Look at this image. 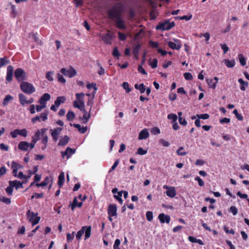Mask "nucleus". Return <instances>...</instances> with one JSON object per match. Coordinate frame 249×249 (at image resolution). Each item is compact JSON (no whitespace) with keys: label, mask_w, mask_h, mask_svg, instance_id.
I'll return each instance as SVG.
<instances>
[{"label":"nucleus","mask_w":249,"mask_h":249,"mask_svg":"<svg viewBox=\"0 0 249 249\" xmlns=\"http://www.w3.org/2000/svg\"><path fill=\"white\" fill-rule=\"evenodd\" d=\"M224 62L228 68H232L234 66L235 64V62L234 60H229L227 59H225Z\"/></svg>","instance_id":"obj_30"},{"label":"nucleus","mask_w":249,"mask_h":249,"mask_svg":"<svg viewBox=\"0 0 249 249\" xmlns=\"http://www.w3.org/2000/svg\"><path fill=\"white\" fill-rule=\"evenodd\" d=\"M48 137L47 135H44L41 139V142L43 145H47Z\"/></svg>","instance_id":"obj_58"},{"label":"nucleus","mask_w":249,"mask_h":249,"mask_svg":"<svg viewBox=\"0 0 249 249\" xmlns=\"http://www.w3.org/2000/svg\"><path fill=\"white\" fill-rule=\"evenodd\" d=\"M51 96L48 93H44L40 98L39 100V103L41 105H46V103L47 101H49L50 99Z\"/></svg>","instance_id":"obj_18"},{"label":"nucleus","mask_w":249,"mask_h":249,"mask_svg":"<svg viewBox=\"0 0 249 249\" xmlns=\"http://www.w3.org/2000/svg\"><path fill=\"white\" fill-rule=\"evenodd\" d=\"M233 113L236 116V118L240 121H242L243 120V117L241 114H239L238 112V110L235 109L233 110Z\"/></svg>","instance_id":"obj_41"},{"label":"nucleus","mask_w":249,"mask_h":249,"mask_svg":"<svg viewBox=\"0 0 249 249\" xmlns=\"http://www.w3.org/2000/svg\"><path fill=\"white\" fill-rule=\"evenodd\" d=\"M112 36L110 33V31H108L107 33L102 36V39L105 43L108 44L112 43Z\"/></svg>","instance_id":"obj_14"},{"label":"nucleus","mask_w":249,"mask_h":249,"mask_svg":"<svg viewBox=\"0 0 249 249\" xmlns=\"http://www.w3.org/2000/svg\"><path fill=\"white\" fill-rule=\"evenodd\" d=\"M69 151H71V154H74L75 152V149L68 147L65 151H61V153L62 157L64 158L65 156H67V158H69L70 155H68Z\"/></svg>","instance_id":"obj_23"},{"label":"nucleus","mask_w":249,"mask_h":249,"mask_svg":"<svg viewBox=\"0 0 249 249\" xmlns=\"http://www.w3.org/2000/svg\"><path fill=\"white\" fill-rule=\"evenodd\" d=\"M173 40L174 42L168 41L167 42L168 46L172 49L179 50L182 46L180 40L176 38H174Z\"/></svg>","instance_id":"obj_9"},{"label":"nucleus","mask_w":249,"mask_h":249,"mask_svg":"<svg viewBox=\"0 0 249 249\" xmlns=\"http://www.w3.org/2000/svg\"><path fill=\"white\" fill-rule=\"evenodd\" d=\"M60 71L65 76L70 78L74 77L76 74V70L72 67H70L68 70L66 68H62Z\"/></svg>","instance_id":"obj_8"},{"label":"nucleus","mask_w":249,"mask_h":249,"mask_svg":"<svg viewBox=\"0 0 249 249\" xmlns=\"http://www.w3.org/2000/svg\"><path fill=\"white\" fill-rule=\"evenodd\" d=\"M65 181V175L64 172H61L58 176V185L61 188Z\"/></svg>","instance_id":"obj_24"},{"label":"nucleus","mask_w":249,"mask_h":249,"mask_svg":"<svg viewBox=\"0 0 249 249\" xmlns=\"http://www.w3.org/2000/svg\"><path fill=\"white\" fill-rule=\"evenodd\" d=\"M91 107H90V110H91ZM82 111L84 113L83 119L85 120V121H84V123H87L90 117V110H89V113H88L87 111L85 109H84V110H82Z\"/></svg>","instance_id":"obj_34"},{"label":"nucleus","mask_w":249,"mask_h":249,"mask_svg":"<svg viewBox=\"0 0 249 249\" xmlns=\"http://www.w3.org/2000/svg\"><path fill=\"white\" fill-rule=\"evenodd\" d=\"M207 83L210 88L214 89L216 87V82H214L213 79H207Z\"/></svg>","instance_id":"obj_36"},{"label":"nucleus","mask_w":249,"mask_h":249,"mask_svg":"<svg viewBox=\"0 0 249 249\" xmlns=\"http://www.w3.org/2000/svg\"><path fill=\"white\" fill-rule=\"evenodd\" d=\"M166 195L170 197H174L176 195V192L174 187H170L169 190L165 192Z\"/></svg>","instance_id":"obj_20"},{"label":"nucleus","mask_w":249,"mask_h":249,"mask_svg":"<svg viewBox=\"0 0 249 249\" xmlns=\"http://www.w3.org/2000/svg\"><path fill=\"white\" fill-rule=\"evenodd\" d=\"M54 72L53 71H50L46 73V78L50 81H53V75Z\"/></svg>","instance_id":"obj_35"},{"label":"nucleus","mask_w":249,"mask_h":249,"mask_svg":"<svg viewBox=\"0 0 249 249\" xmlns=\"http://www.w3.org/2000/svg\"><path fill=\"white\" fill-rule=\"evenodd\" d=\"M179 123L183 126H186L187 124V122L185 119H183L182 117H179Z\"/></svg>","instance_id":"obj_59"},{"label":"nucleus","mask_w":249,"mask_h":249,"mask_svg":"<svg viewBox=\"0 0 249 249\" xmlns=\"http://www.w3.org/2000/svg\"><path fill=\"white\" fill-rule=\"evenodd\" d=\"M48 179H49V178L47 177H46V178H45L44 181L41 182L40 183H37L36 184V185L38 187L45 186L48 184Z\"/></svg>","instance_id":"obj_38"},{"label":"nucleus","mask_w":249,"mask_h":249,"mask_svg":"<svg viewBox=\"0 0 249 249\" xmlns=\"http://www.w3.org/2000/svg\"><path fill=\"white\" fill-rule=\"evenodd\" d=\"M19 129H15L10 132V135L13 138H16L19 135Z\"/></svg>","instance_id":"obj_51"},{"label":"nucleus","mask_w":249,"mask_h":249,"mask_svg":"<svg viewBox=\"0 0 249 249\" xmlns=\"http://www.w3.org/2000/svg\"><path fill=\"white\" fill-rule=\"evenodd\" d=\"M146 219L148 221H151L153 219V213L151 211H147L146 213Z\"/></svg>","instance_id":"obj_48"},{"label":"nucleus","mask_w":249,"mask_h":249,"mask_svg":"<svg viewBox=\"0 0 249 249\" xmlns=\"http://www.w3.org/2000/svg\"><path fill=\"white\" fill-rule=\"evenodd\" d=\"M78 204L77 199L76 197H74L72 204H70L69 205V207H71V210L73 211L74 208L77 206Z\"/></svg>","instance_id":"obj_42"},{"label":"nucleus","mask_w":249,"mask_h":249,"mask_svg":"<svg viewBox=\"0 0 249 249\" xmlns=\"http://www.w3.org/2000/svg\"><path fill=\"white\" fill-rule=\"evenodd\" d=\"M73 126L77 128L78 129V131L82 134L85 133L86 131L87 130V127H82L81 125L79 124H73Z\"/></svg>","instance_id":"obj_27"},{"label":"nucleus","mask_w":249,"mask_h":249,"mask_svg":"<svg viewBox=\"0 0 249 249\" xmlns=\"http://www.w3.org/2000/svg\"><path fill=\"white\" fill-rule=\"evenodd\" d=\"M19 135L23 137H26L27 135V131L26 129H23L21 130L19 129Z\"/></svg>","instance_id":"obj_60"},{"label":"nucleus","mask_w":249,"mask_h":249,"mask_svg":"<svg viewBox=\"0 0 249 249\" xmlns=\"http://www.w3.org/2000/svg\"><path fill=\"white\" fill-rule=\"evenodd\" d=\"M70 138L69 136L65 135L63 138H61L58 143V145L59 146H64L66 145L68 142H69Z\"/></svg>","instance_id":"obj_21"},{"label":"nucleus","mask_w":249,"mask_h":249,"mask_svg":"<svg viewBox=\"0 0 249 249\" xmlns=\"http://www.w3.org/2000/svg\"><path fill=\"white\" fill-rule=\"evenodd\" d=\"M48 119V113L43 112L41 113L40 116H36L32 119L31 121L33 124H35L36 121H45Z\"/></svg>","instance_id":"obj_11"},{"label":"nucleus","mask_w":249,"mask_h":249,"mask_svg":"<svg viewBox=\"0 0 249 249\" xmlns=\"http://www.w3.org/2000/svg\"><path fill=\"white\" fill-rule=\"evenodd\" d=\"M230 212L232 213L233 215H236L238 213L237 208L234 206H232L230 207Z\"/></svg>","instance_id":"obj_50"},{"label":"nucleus","mask_w":249,"mask_h":249,"mask_svg":"<svg viewBox=\"0 0 249 249\" xmlns=\"http://www.w3.org/2000/svg\"><path fill=\"white\" fill-rule=\"evenodd\" d=\"M112 54L114 57H117L118 58L120 56V53L118 50L117 47H115L114 49Z\"/></svg>","instance_id":"obj_57"},{"label":"nucleus","mask_w":249,"mask_h":249,"mask_svg":"<svg viewBox=\"0 0 249 249\" xmlns=\"http://www.w3.org/2000/svg\"><path fill=\"white\" fill-rule=\"evenodd\" d=\"M21 90L26 94H31L34 93L36 89L34 86L27 82H22L20 85Z\"/></svg>","instance_id":"obj_3"},{"label":"nucleus","mask_w":249,"mask_h":249,"mask_svg":"<svg viewBox=\"0 0 249 249\" xmlns=\"http://www.w3.org/2000/svg\"><path fill=\"white\" fill-rule=\"evenodd\" d=\"M66 99L64 96H58L54 101V105L51 107L50 109L53 111H56L61 104L64 103Z\"/></svg>","instance_id":"obj_7"},{"label":"nucleus","mask_w":249,"mask_h":249,"mask_svg":"<svg viewBox=\"0 0 249 249\" xmlns=\"http://www.w3.org/2000/svg\"><path fill=\"white\" fill-rule=\"evenodd\" d=\"M28 142L25 141L20 142L18 144V148L19 149L24 151H27L29 149Z\"/></svg>","instance_id":"obj_16"},{"label":"nucleus","mask_w":249,"mask_h":249,"mask_svg":"<svg viewBox=\"0 0 249 249\" xmlns=\"http://www.w3.org/2000/svg\"><path fill=\"white\" fill-rule=\"evenodd\" d=\"M238 82L240 84V89L242 91H244L246 89V86H248V83L246 81H244L242 79L240 78L238 79Z\"/></svg>","instance_id":"obj_29"},{"label":"nucleus","mask_w":249,"mask_h":249,"mask_svg":"<svg viewBox=\"0 0 249 249\" xmlns=\"http://www.w3.org/2000/svg\"><path fill=\"white\" fill-rule=\"evenodd\" d=\"M147 153V150H144L142 148L140 147L137 151V154L140 155H143Z\"/></svg>","instance_id":"obj_52"},{"label":"nucleus","mask_w":249,"mask_h":249,"mask_svg":"<svg viewBox=\"0 0 249 249\" xmlns=\"http://www.w3.org/2000/svg\"><path fill=\"white\" fill-rule=\"evenodd\" d=\"M18 98L20 103L22 106H24L25 104H27V100L26 97L22 93L18 94Z\"/></svg>","instance_id":"obj_22"},{"label":"nucleus","mask_w":249,"mask_h":249,"mask_svg":"<svg viewBox=\"0 0 249 249\" xmlns=\"http://www.w3.org/2000/svg\"><path fill=\"white\" fill-rule=\"evenodd\" d=\"M73 106L75 107L78 108L80 110H84L85 104L84 102H79V101H75L73 102Z\"/></svg>","instance_id":"obj_25"},{"label":"nucleus","mask_w":249,"mask_h":249,"mask_svg":"<svg viewBox=\"0 0 249 249\" xmlns=\"http://www.w3.org/2000/svg\"><path fill=\"white\" fill-rule=\"evenodd\" d=\"M15 76L18 82H24L26 80L27 76L25 71L21 68L17 69L14 72Z\"/></svg>","instance_id":"obj_4"},{"label":"nucleus","mask_w":249,"mask_h":249,"mask_svg":"<svg viewBox=\"0 0 249 249\" xmlns=\"http://www.w3.org/2000/svg\"><path fill=\"white\" fill-rule=\"evenodd\" d=\"M119 38L120 40L124 41L126 39V36L124 34L121 32H118Z\"/></svg>","instance_id":"obj_55"},{"label":"nucleus","mask_w":249,"mask_h":249,"mask_svg":"<svg viewBox=\"0 0 249 249\" xmlns=\"http://www.w3.org/2000/svg\"><path fill=\"white\" fill-rule=\"evenodd\" d=\"M13 186H10L9 185V186H8L6 189V191L7 192V193L10 195V196H11L12 195V193H13Z\"/></svg>","instance_id":"obj_62"},{"label":"nucleus","mask_w":249,"mask_h":249,"mask_svg":"<svg viewBox=\"0 0 249 249\" xmlns=\"http://www.w3.org/2000/svg\"><path fill=\"white\" fill-rule=\"evenodd\" d=\"M159 219L160 220V222L162 223H169L170 221V217L169 215H165L163 213H160L159 215Z\"/></svg>","instance_id":"obj_15"},{"label":"nucleus","mask_w":249,"mask_h":249,"mask_svg":"<svg viewBox=\"0 0 249 249\" xmlns=\"http://www.w3.org/2000/svg\"><path fill=\"white\" fill-rule=\"evenodd\" d=\"M26 215L27 219L29 222L32 223L33 226L37 224L40 219V217L37 216V213H35L34 212H31L30 210H28L27 212Z\"/></svg>","instance_id":"obj_5"},{"label":"nucleus","mask_w":249,"mask_h":249,"mask_svg":"<svg viewBox=\"0 0 249 249\" xmlns=\"http://www.w3.org/2000/svg\"><path fill=\"white\" fill-rule=\"evenodd\" d=\"M195 180L198 181V183L200 186H204V183L199 177H196L195 178Z\"/></svg>","instance_id":"obj_63"},{"label":"nucleus","mask_w":249,"mask_h":249,"mask_svg":"<svg viewBox=\"0 0 249 249\" xmlns=\"http://www.w3.org/2000/svg\"><path fill=\"white\" fill-rule=\"evenodd\" d=\"M91 227V226H83L81 229L79 230L76 234V238L77 240L81 239L82 236L85 233V240L89 238L90 236Z\"/></svg>","instance_id":"obj_2"},{"label":"nucleus","mask_w":249,"mask_h":249,"mask_svg":"<svg viewBox=\"0 0 249 249\" xmlns=\"http://www.w3.org/2000/svg\"><path fill=\"white\" fill-rule=\"evenodd\" d=\"M13 99V97L11 95H6L5 96V97L4 98V99H3L2 105L4 106H6L8 104V103L10 101H12Z\"/></svg>","instance_id":"obj_33"},{"label":"nucleus","mask_w":249,"mask_h":249,"mask_svg":"<svg viewBox=\"0 0 249 249\" xmlns=\"http://www.w3.org/2000/svg\"><path fill=\"white\" fill-rule=\"evenodd\" d=\"M125 10V7L121 2H116L107 11L109 18L115 20V26L120 29L125 30L126 26L122 18V15Z\"/></svg>","instance_id":"obj_1"},{"label":"nucleus","mask_w":249,"mask_h":249,"mask_svg":"<svg viewBox=\"0 0 249 249\" xmlns=\"http://www.w3.org/2000/svg\"><path fill=\"white\" fill-rule=\"evenodd\" d=\"M167 118L172 120V122H175L178 119V116L176 114L173 113L169 114L167 116Z\"/></svg>","instance_id":"obj_39"},{"label":"nucleus","mask_w":249,"mask_h":249,"mask_svg":"<svg viewBox=\"0 0 249 249\" xmlns=\"http://www.w3.org/2000/svg\"><path fill=\"white\" fill-rule=\"evenodd\" d=\"M122 87L125 89L127 93H129L131 91V89L129 88V84L127 82H124L122 84Z\"/></svg>","instance_id":"obj_45"},{"label":"nucleus","mask_w":249,"mask_h":249,"mask_svg":"<svg viewBox=\"0 0 249 249\" xmlns=\"http://www.w3.org/2000/svg\"><path fill=\"white\" fill-rule=\"evenodd\" d=\"M134 87L136 89H139L141 93H143L145 92L146 89L143 83L139 85L138 84H135Z\"/></svg>","instance_id":"obj_28"},{"label":"nucleus","mask_w":249,"mask_h":249,"mask_svg":"<svg viewBox=\"0 0 249 249\" xmlns=\"http://www.w3.org/2000/svg\"><path fill=\"white\" fill-rule=\"evenodd\" d=\"M62 130V128L61 127H57L53 129H50V131L51 132V136L53 141L56 142L58 140V136L60 134Z\"/></svg>","instance_id":"obj_10"},{"label":"nucleus","mask_w":249,"mask_h":249,"mask_svg":"<svg viewBox=\"0 0 249 249\" xmlns=\"http://www.w3.org/2000/svg\"><path fill=\"white\" fill-rule=\"evenodd\" d=\"M84 96V94L83 93H76V97L77 100H78L79 102H84L83 98Z\"/></svg>","instance_id":"obj_46"},{"label":"nucleus","mask_w":249,"mask_h":249,"mask_svg":"<svg viewBox=\"0 0 249 249\" xmlns=\"http://www.w3.org/2000/svg\"><path fill=\"white\" fill-rule=\"evenodd\" d=\"M149 136V133L146 129H142L139 133V139L143 140L146 139Z\"/></svg>","instance_id":"obj_19"},{"label":"nucleus","mask_w":249,"mask_h":249,"mask_svg":"<svg viewBox=\"0 0 249 249\" xmlns=\"http://www.w3.org/2000/svg\"><path fill=\"white\" fill-rule=\"evenodd\" d=\"M66 117L68 121H72L75 118V114L73 111L70 110L67 113Z\"/></svg>","instance_id":"obj_32"},{"label":"nucleus","mask_w":249,"mask_h":249,"mask_svg":"<svg viewBox=\"0 0 249 249\" xmlns=\"http://www.w3.org/2000/svg\"><path fill=\"white\" fill-rule=\"evenodd\" d=\"M14 68L12 66L9 65L7 67L6 80L8 82H11L12 80L13 76Z\"/></svg>","instance_id":"obj_12"},{"label":"nucleus","mask_w":249,"mask_h":249,"mask_svg":"<svg viewBox=\"0 0 249 249\" xmlns=\"http://www.w3.org/2000/svg\"><path fill=\"white\" fill-rule=\"evenodd\" d=\"M10 63L9 59L6 57L3 58H0V69Z\"/></svg>","instance_id":"obj_26"},{"label":"nucleus","mask_w":249,"mask_h":249,"mask_svg":"<svg viewBox=\"0 0 249 249\" xmlns=\"http://www.w3.org/2000/svg\"><path fill=\"white\" fill-rule=\"evenodd\" d=\"M75 236V232L73 231L72 233H68L67 234V240L68 242L71 241Z\"/></svg>","instance_id":"obj_43"},{"label":"nucleus","mask_w":249,"mask_h":249,"mask_svg":"<svg viewBox=\"0 0 249 249\" xmlns=\"http://www.w3.org/2000/svg\"><path fill=\"white\" fill-rule=\"evenodd\" d=\"M223 229L224 231L226 233H231L233 235L235 233L233 229H231L230 230H229L226 226H224Z\"/></svg>","instance_id":"obj_61"},{"label":"nucleus","mask_w":249,"mask_h":249,"mask_svg":"<svg viewBox=\"0 0 249 249\" xmlns=\"http://www.w3.org/2000/svg\"><path fill=\"white\" fill-rule=\"evenodd\" d=\"M141 47V45L140 44H138L135 46L133 51V53L134 55H138Z\"/></svg>","instance_id":"obj_44"},{"label":"nucleus","mask_w":249,"mask_h":249,"mask_svg":"<svg viewBox=\"0 0 249 249\" xmlns=\"http://www.w3.org/2000/svg\"><path fill=\"white\" fill-rule=\"evenodd\" d=\"M9 184L10 186H12L13 187H15L16 190H18L20 188H23L22 183L17 180L9 181Z\"/></svg>","instance_id":"obj_17"},{"label":"nucleus","mask_w":249,"mask_h":249,"mask_svg":"<svg viewBox=\"0 0 249 249\" xmlns=\"http://www.w3.org/2000/svg\"><path fill=\"white\" fill-rule=\"evenodd\" d=\"M151 132L154 135H158L160 133V131L157 127H154L151 130Z\"/></svg>","instance_id":"obj_49"},{"label":"nucleus","mask_w":249,"mask_h":249,"mask_svg":"<svg viewBox=\"0 0 249 249\" xmlns=\"http://www.w3.org/2000/svg\"><path fill=\"white\" fill-rule=\"evenodd\" d=\"M0 148L1 150L5 151H8L9 150V146L2 143L0 144Z\"/></svg>","instance_id":"obj_64"},{"label":"nucleus","mask_w":249,"mask_h":249,"mask_svg":"<svg viewBox=\"0 0 249 249\" xmlns=\"http://www.w3.org/2000/svg\"><path fill=\"white\" fill-rule=\"evenodd\" d=\"M58 81L61 83L64 84L66 82V80L63 76L60 73L57 74Z\"/></svg>","instance_id":"obj_56"},{"label":"nucleus","mask_w":249,"mask_h":249,"mask_svg":"<svg viewBox=\"0 0 249 249\" xmlns=\"http://www.w3.org/2000/svg\"><path fill=\"white\" fill-rule=\"evenodd\" d=\"M40 135L39 134V131H36L35 135L32 137V142L36 143L40 139Z\"/></svg>","instance_id":"obj_37"},{"label":"nucleus","mask_w":249,"mask_h":249,"mask_svg":"<svg viewBox=\"0 0 249 249\" xmlns=\"http://www.w3.org/2000/svg\"><path fill=\"white\" fill-rule=\"evenodd\" d=\"M117 206L116 204H110L109 205L107 210L108 215L115 216L117 215Z\"/></svg>","instance_id":"obj_13"},{"label":"nucleus","mask_w":249,"mask_h":249,"mask_svg":"<svg viewBox=\"0 0 249 249\" xmlns=\"http://www.w3.org/2000/svg\"><path fill=\"white\" fill-rule=\"evenodd\" d=\"M184 76L186 80H190L193 79V76L190 72H185L184 73Z\"/></svg>","instance_id":"obj_54"},{"label":"nucleus","mask_w":249,"mask_h":249,"mask_svg":"<svg viewBox=\"0 0 249 249\" xmlns=\"http://www.w3.org/2000/svg\"><path fill=\"white\" fill-rule=\"evenodd\" d=\"M14 167H16L17 170H18L19 169L22 168L23 167L22 166H21L19 164L17 163L16 162H15L14 161H13L12 162L11 167L14 168Z\"/></svg>","instance_id":"obj_53"},{"label":"nucleus","mask_w":249,"mask_h":249,"mask_svg":"<svg viewBox=\"0 0 249 249\" xmlns=\"http://www.w3.org/2000/svg\"><path fill=\"white\" fill-rule=\"evenodd\" d=\"M175 25L174 22H170L167 20L164 22L160 23L156 27L157 30H167L171 29Z\"/></svg>","instance_id":"obj_6"},{"label":"nucleus","mask_w":249,"mask_h":249,"mask_svg":"<svg viewBox=\"0 0 249 249\" xmlns=\"http://www.w3.org/2000/svg\"><path fill=\"white\" fill-rule=\"evenodd\" d=\"M196 117L199 119H203V120H206L209 118V115L207 113L202 114H199V115L197 114Z\"/></svg>","instance_id":"obj_47"},{"label":"nucleus","mask_w":249,"mask_h":249,"mask_svg":"<svg viewBox=\"0 0 249 249\" xmlns=\"http://www.w3.org/2000/svg\"><path fill=\"white\" fill-rule=\"evenodd\" d=\"M122 194H123V191H121L120 192H118L117 195H114V197L116 199H117L121 204H122L123 203V200L121 198V197L122 196Z\"/></svg>","instance_id":"obj_31"},{"label":"nucleus","mask_w":249,"mask_h":249,"mask_svg":"<svg viewBox=\"0 0 249 249\" xmlns=\"http://www.w3.org/2000/svg\"><path fill=\"white\" fill-rule=\"evenodd\" d=\"M238 57L239 59L240 63L242 66H245L246 64V58L244 57V56L242 54H239L238 55Z\"/></svg>","instance_id":"obj_40"}]
</instances>
